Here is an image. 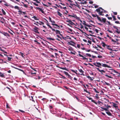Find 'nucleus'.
<instances>
[{
  "label": "nucleus",
  "instance_id": "obj_45",
  "mask_svg": "<svg viewBox=\"0 0 120 120\" xmlns=\"http://www.w3.org/2000/svg\"><path fill=\"white\" fill-rule=\"evenodd\" d=\"M86 55L87 56L90 57H91V54L89 53H87L86 54Z\"/></svg>",
  "mask_w": 120,
  "mask_h": 120
},
{
  "label": "nucleus",
  "instance_id": "obj_24",
  "mask_svg": "<svg viewBox=\"0 0 120 120\" xmlns=\"http://www.w3.org/2000/svg\"><path fill=\"white\" fill-rule=\"evenodd\" d=\"M47 39L49 40H50L54 41L55 40V39H54L52 38H50L47 37Z\"/></svg>",
  "mask_w": 120,
  "mask_h": 120
},
{
  "label": "nucleus",
  "instance_id": "obj_55",
  "mask_svg": "<svg viewBox=\"0 0 120 120\" xmlns=\"http://www.w3.org/2000/svg\"><path fill=\"white\" fill-rule=\"evenodd\" d=\"M115 23L117 24H120V22H119V21H115Z\"/></svg>",
  "mask_w": 120,
  "mask_h": 120
},
{
  "label": "nucleus",
  "instance_id": "obj_33",
  "mask_svg": "<svg viewBox=\"0 0 120 120\" xmlns=\"http://www.w3.org/2000/svg\"><path fill=\"white\" fill-rule=\"evenodd\" d=\"M55 31H56V34H60V31L58 30H55Z\"/></svg>",
  "mask_w": 120,
  "mask_h": 120
},
{
  "label": "nucleus",
  "instance_id": "obj_40",
  "mask_svg": "<svg viewBox=\"0 0 120 120\" xmlns=\"http://www.w3.org/2000/svg\"><path fill=\"white\" fill-rule=\"evenodd\" d=\"M39 22L40 23V24H39L40 25H43L44 24V23L40 21Z\"/></svg>",
  "mask_w": 120,
  "mask_h": 120
},
{
  "label": "nucleus",
  "instance_id": "obj_6",
  "mask_svg": "<svg viewBox=\"0 0 120 120\" xmlns=\"http://www.w3.org/2000/svg\"><path fill=\"white\" fill-rule=\"evenodd\" d=\"M6 74L4 73H2L0 72V77L4 78H6Z\"/></svg>",
  "mask_w": 120,
  "mask_h": 120
},
{
  "label": "nucleus",
  "instance_id": "obj_42",
  "mask_svg": "<svg viewBox=\"0 0 120 120\" xmlns=\"http://www.w3.org/2000/svg\"><path fill=\"white\" fill-rule=\"evenodd\" d=\"M99 72L102 73H101L102 74V72H103V73H105V71H104L103 70H100L99 71Z\"/></svg>",
  "mask_w": 120,
  "mask_h": 120
},
{
  "label": "nucleus",
  "instance_id": "obj_8",
  "mask_svg": "<svg viewBox=\"0 0 120 120\" xmlns=\"http://www.w3.org/2000/svg\"><path fill=\"white\" fill-rule=\"evenodd\" d=\"M98 20L101 22H103L104 23H105L106 21V19L105 18H103L101 19L100 18V20Z\"/></svg>",
  "mask_w": 120,
  "mask_h": 120
},
{
  "label": "nucleus",
  "instance_id": "obj_52",
  "mask_svg": "<svg viewBox=\"0 0 120 120\" xmlns=\"http://www.w3.org/2000/svg\"><path fill=\"white\" fill-rule=\"evenodd\" d=\"M111 70H113L114 71L113 72H115V73H118V72H117V71H116V70H114L113 69Z\"/></svg>",
  "mask_w": 120,
  "mask_h": 120
},
{
  "label": "nucleus",
  "instance_id": "obj_3",
  "mask_svg": "<svg viewBox=\"0 0 120 120\" xmlns=\"http://www.w3.org/2000/svg\"><path fill=\"white\" fill-rule=\"evenodd\" d=\"M78 52H79V56L80 57H82V59L84 60H86V61H88V58H86L85 57H84L83 56H82L81 55L80 53H81V52L79 51Z\"/></svg>",
  "mask_w": 120,
  "mask_h": 120
},
{
  "label": "nucleus",
  "instance_id": "obj_41",
  "mask_svg": "<svg viewBox=\"0 0 120 120\" xmlns=\"http://www.w3.org/2000/svg\"><path fill=\"white\" fill-rule=\"evenodd\" d=\"M76 3V4H75V5H74L75 6L78 7L79 8V6L80 5L79 4H78Z\"/></svg>",
  "mask_w": 120,
  "mask_h": 120
},
{
  "label": "nucleus",
  "instance_id": "obj_20",
  "mask_svg": "<svg viewBox=\"0 0 120 120\" xmlns=\"http://www.w3.org/2000/svg\"><path fill=\"white\" fill-rule=\"evenodd\" d=\"M52 24L53 26H57V28L58 29H59L60 27V26H59L57 25V24H56L52 23Z\"/></svg>",
  "mask_w": 120,
  "mask_h": 120
},
{
  "label": "nucleus",
  "instance_id": "obj_15",
  "mask_svg": "<svg viewBox=\"0 0 120 120\" xmlns=\"http://www.w3.org/2000/svg\"><path fill=\"white\" fill-rule=\"evenodd\" d=\"M106 46V48L108 49L109 50L111 51H112V49L110 48L111 47L110 46L108 45H107Z\"/></svg>",
  "mask_w": 120,
  "mask_h": 120
},
{
  "label": "nucleus",
  "instance_id": "obj_14",
  "mask_svg": "<svg viewBox=\"0 0 120 120\" xmlns=\"http://www.w3.org/2000/svg\"><path fill=\"white\" fill-rule=\"evenodd\" d=\"M79 71L81 73V74H80V75H83V76H84V75L83 74V73L84 72V71L81 69H79Z\"/></svg>",
  "mask_w": 120,
  "mask_h": 120
},
{
  "label": "nucleus",
  "instance_id": "obj_27",
  "mask_svg": "<svg viewBox=\"0 0 120 120\" xmlns=\"http://www.w3.org/2000/svg\"><path fill=\"white\" fill-rule=\"evenodd\" d=\"M71 71L72 72L75 73L76 74H77V75L78 74L76 72L77 71V70H74L72 69V70H71Z\"/></svg>",
  "mask_w": 120,
  "mask_h": 120
},
{
  "label": "nucleus",
  "instance_id": "obj_53",
  "mask_svg": "<svg viewBox=\"0 0 120 120\" xmlns=\"http://www.w3.org/2000/svg\"><path fill=\"white\" fill-rule=\"evenodd\" d=\"M31 68L33 70H34L36 72L37 71L35 70V68H33L32 67H31Z\"/></svg>",
  "mask_w": 120,
  "mask_h": 120
},
{
  "label": "nucleus",
  "instance_id": "obj_64",
  "mask_svg": "<svg viewBox=\"0 0 120 120\" xmlns=\"http://www.w3.org/2000/svg\"><path fill=\"white\" fill-rule=\"evenodd\" d=\"M113 14L115 15H117V13L116 12H113Z\"/></svg>",
  "mask_w": 120,
  "mask_h": 120
},
{
  "label": "nucleus",
  "instance_id": "obj_9",
  "mask_svg": "<svg viewBox=\"0 0 120 120\" xmlns=\"http://www.w3.org/2000/svg\"><path fill=\"white\" fill-rule=\"evenodd\" d=\"M92 16L94 17H97V18L98 20H100V18L97 14L94 15V14H92Z\"/></svg>",
  "mask_w": 120,
  "mask_h": 120
},
{
  "label": "nucleus",
  "instance_id": "obj_1",
  "mask_svg": "<svg viewBox=\"0 0 120 120\" xmlns=\"http://www.w3.org/2000/svg\"><path fill=\"white\" fill-rule=\"evenodd\" d=\"M96 11L98 12L99 15H104V14L103 13H105L106 11L102 9V8L99 7V8L96 9Z\"/></svg>",
  "mask_w": 120,
  "mask_h": 120
},
{
  "label": "nucleus",
  "instance_id": "obj_29",
  "mask_svg": "<svg viewBox=\"0 0 120 120\" xmlns=\"http://www.w3.org/2000/svg\"><path fill=\"white\" fill-rule=\"evenodd\" d=\"M102 46L103 47H105V46H106L107 45L106 44H105V43L104 42H102Z\"/></svg>",
  "mask_w": 120,
  "mask_h": 120
},
{
  "label": "nucleus",
  "instance_id": "obj_16",
  "mask_svg": "<svg viewBox=\"0 0 120 120\" xmlns=\"http://www.w3.org/2000/svg\"><path fill=\"white\" fill-rule=\"evenodd\" d=\"M36 8L38 10H39L41 12L43 13H44V11L42 10L41 8H39V7H36Z\"/></svg>",
  "mask_w": 120,
  "mask_h": 120
},
{
  "label": "nucleus",
  "instance_id": "obj_63",
  "mask_svg": "<svg viewBox=\"0 0 120 120\" xmlns=\"http://www.w3.org/2000/svg\"><path fill=\"white\" fill-rule=\"evenodd\" d=\"M18 69L20 71H22V72H23L24 73V71L23 70H22V69Z\"/></svg>",
  "mask_w": 120,
  "mask_h": 120
},
{
  "label": "nucleus",
  "instance_id": "obj_36",
  "mask_svg": "<svg viewBox=\"0 0 120 120\" xmlns=\"http://www.w3.org/2000/svg\"><path fill=\"white\" fill-rule=\"evenodd\" d=\"M104 83L105 84H106L108 86H109L110 85V84L109 83H107L105 81H104Z\"/></svg>",
  "mask_w": 120,
  "mask_h": 120
},
{
  "label": "nucleus",
  "instance_id": "obj_60",
  "mask_svg": "<svg viewBox=\"0 0 120 120\" xmlns=\"http://www.w3.org/2000/svg\"><path fill=\"white\" fill-rule=\"evenodd\" d=\"M97 45L98 47L99 48H100L101 49H102V48L101 47V46L99 45H98L97 44Z\"/></svg>",
  "mask_w": 120,
  "mask_h": 120
},
{
  "label": "nucleus",
  "instance_id": "obj_13",
  "mask_svg": "<svg viewBox=\"0 0 120 120\" xmlns=\"http://www.w3.org/2000/svg\"><path fill=\"white\" fill-rule=\"evenodd\" d=\"M66 21L67 22H69V24H70L71 25H73L75 24L73 22H72L71 20H68Z\"/></svg>",
  "mask_w": 120,
  "mask_h": 120
},
{
  "label": "nucleus",
  "instance_id": "obj_49",
  "mask_svg": "<svg viewBox=\"0 0 120 120\" xmlns=\"http://www.w3.org/2000/svg\"><path fill=\"white\" fill-rule=\"evenodd\" d=\"M23 6L25 8H27L28 7L27 6V5H26V4H23Z\"/></svg>",
  "mask_w": 120,
  "mask_h": 120
},
{
  "label": "nucleus",
  "instance_id": "obj_51",
  "mask_svg": "<svg viewBox=\"0 0 120 120\" xmlns=\"http://www.w3.org/2000/svg\"><path fill=\"white\" fill-rule=\"evenodd\" d=\"M87 2L86 1H85L84 2L81 3V4H87Z\"/></svg>",
  "mask_w": 120,
  "mask_h": 120
},
{
  "label": "nucleus",
  "instance_id": "obj_7",
  "mask_svg": "<svg viewBox=\"0 0 120 120\" xmlns=\"http://www.w3.org/2000/svg\"><path fill=\"white\" fill-rule=\"evenodd\" d=\"M45 19L47 22V23L46 24L47 25V26H48L49 27L50 29H51L52 31H55V30L54 29H53V28H52V27L49 25L48 24L49 23H48V21L46 19Z\"/></svg>",
  "mask_w": 120,
  "mask_h": 120
},
{
  "label": "nucleus",
  "instance_id": "obj_21",
  "mask_svg": "<svg viewBox=\"0 0 120 120\" xmlns=\"http://www.w3.org/2000/svg\"><path fill=\"white\" fill-rule=\"evenodd\" d=\"M100 107L101 109H103V110H102V111H103V110L107 111L108 110V109H107L106 108H104L103 107Z\"/></svg>",
  "mask_w": 120,
  "mask_h": 120
},
{
  "label": "nucleus",
  "instance_id": "obj_35",
  "mask_svg": "<svg viewBox=\"0 0 120 120\" xmlns=\"http://www.w3.org/2000/svg\"><path fill=\"white\" fill-rule=\"evenodd\" d=\"M8 61H11V59H12V58L11 57H8Z\"/></svg>",
  "mask_w": 120,
  "mask_h": 120
},
{
  "label": "nucleus",
  "instance_id": "obj_17",
  "mask_svg": "<svg viewBox=\"0 0 120 120\" xmlns=\"http://www.w3.org/2000/svg\"><path fill=\"white\" fill-rule=\"evenodd\" d=\"M112 103L113 104V107L116 109H117L118 108V107L116 105H117V104L114 103Z\"/></svg>",
  "mask_w": 120,
  "mask_h": 120
},
{
  "label": "nucleus",
  "instance_id": "obj_56",
  "mask_svg": "<svg viewBox=\"0 0 120 120\" xmlns=\"http://www.w3.org/2000/svg\"><path fill=\"white\" fill-rule=\"evenodd\" d=\"M98 57L99 58H102V56H101V55H100V56H98Z\"/></svg>",
  "mask_w": 120,
  "mask_h": 120
},
{
  "label": "nucleus",
  "instance_id": "obj_43",
  "mask_svg": "<svg viewBox=\"0 0 120 120\" xmlns=\"http://www.w3.org/2000/svg\"><path fill=\"white\" fill-rule=\"evenodd\" d=\"M18 12H22L23 14H26V12H22V11H20V10L18 11Z\"/></svg>",
  "mask_w": 120,
  "mask_h": 120
},
{
  "label": "nucleus",
  "instance_id": "obj_10",
  "mask_svg": "<svg viewBox=\"0 0 120 120\" xmlns=\"http://www.w3.org/2000/svg\"><path fill=\"white\" fill-rule=\"evenodd\" d=\"M88 98L89 100H91V101L92 102L94 103L96 105L97 104V103L94 100H93L90 97H88Z\"/></svg>",
  "mask_w": 120,
  "mask_h": 120
},
{
  "label": "nucleus",
  "instance_id": "obj_32",
  "mask_svg": "<svg viewBox=\"0 0 120 120\" xmlns=\"http://www.w3.org/2000/svg\"><path fill=\"white\" fill-rule=\"evenodd\" d=\"M105 76L106 77H108L109 78H111V79H112L113 78V77H111V76H109L108 75H105Z\"/></svg>",
  "mask_w": 120,
  "mask_h": 120
},
{
  "label": "nucleus",
  "instance_id": "obj_28",
  "mask_svg": "<svg viewBox=\"0 0 120 120\" xmlns=\"http://www.w3.org/2000/svg\"><path fill=\"white\" fill-rule=\"evenodd\" d=\"M30 74H35L36 75V72H34V71L32 70H31Z\"/></svg>",
  "mask_w": 120,
  "mask_h": 120
},
{
  "label": "nucleus",
  "instance_id": "obj_26",
  "mask_svg": "<svg viewBox=\"0 0 120 120\" xmlns=\"http://www.w3.org/2000/svg\"><path fill=\"white\" fill-rule=\"evenodd\" d=\"M116 41L114 40H113L112 39H111V41H112L113 42H116L117 41H119L118 39H116Z\"/></svg>",
  "mask_w": 120,
  "mask_h": 120
},
{
  "label": "nucleus",
  "instance_id": "obj_12",
  "mask_svg": "<svg viewBox=\"0 0 120 120\" xmlns=\"http://www.w3.org/2000/svg\"><path fill=\"white\" fill-rule=\"evenodd\" d=\"M102 65V66L103 67H107L109 68H111V67L110 66L107 65L106 64H102V65Z\"/></svg>",
  "mask_w": 120,
  "mask_h": 120
},
{
  "label": "nucleus",
  "instance_id": "obj_57",
  "mask_svg": "<svg viewBox=\"0 0 120 120\" xmlns=\"http://www.w3.org/2000/svg\"><path fill=\"white\" fill-rule=\"evenodd\" d=\"M88 42L91 45V41L88 40Z\"/></svg>",
  "mask_w": 120,
  "mask_h": 120
},
{
  "label": "nucleus",
  "instance_id": "obj_39",
  "mask_svg": "<svg viewBox=\"0 0 120 120\" xmlns=\"http://www.w3.org/2000/svg\"><path fill=\"white\" fill-rule=\"evenodd\" d=\"M32 3L34 5H35L36 6H38V4H36V3L34 2H32Z\"/></svg>",
  "mask_w": 120,
  "mask_h": 120
},
{
  "label": "nucleus",
  "instance_id": "obj_23",
  "mask_svg": "<svg viewBox=\"0 0 120 120\" xmlns=\"http://www.w3.org/2000/svg\"><path fill=\"white\" fill-rule=\"evenodd\" d=\"M57 13H58V15L60 17H61L62 16V15L61 13L59 11H57Z\"/></svg>",
  "mask_w": 120,
  "mask_h": 120
},
{
  "label": "nucleus",
  "instance_id": "obj_11",
  "mask_svg": "<svg viewBox=\"0 0 120 120\" xmlns=\"http://www.w3.org/2000/svg\"><path fill=\"white\" fill-rule=\"evenodd\" d=\"M113 28L116 30V32L118 34H119L120 32L119 31V30L117 28V27L115 26H113Z\"/></svg>",
  "mask_w": 120,
  "mask_h": 120
},
{
  "label": "nucleus",
  "instance_id": "obj_59",
  "mask_svg": "<svg viewBox=\"0 0 120 120\" xmlns=\"http://www.w3.org/2000/svg\"><path fill=\"white\" fill-rule=\"evenodd\" d=\"M95 31L97 33L98 32V30L97 29H95Z\"/></svg>",
  "mask_w": 120,
  "mask_h": 120
},
{
  "label": "nucleus",
  "instance_id": "obj_58",
  "mask_svg": "<svg viewBox=\"0 0 120 120\" xmlns=\"http://www.w3.org/2000/svg\"><path fill=\"white\" fill-rule=\"evenodd\" d=\"M107 107L106 108L107 109L111 107V106L110 105H108V104H107Z\"/></svg>",
  "mask_w": 120,
  "mask_h": 120
},
{
  "label": "nucleus",
  "instance_id": "obj_44",
  "mask_svg": "<svg viewBox=\"0 0 120 120\" xmlns=\"http://www.w3.org/2000/svg\"><path fill=\"white\" fill-rule=\"evenodd\" d=\"M0 64H3V60L0 59Z\"/></svg>",
  "mask_w": 120,
  "mask_h": 120
},
{
  "label": "nucleus",
  "instance_id": "obj_30",
  "mask_svg": "<svg viewBox=\"0 0 120 120\" xmlns=\"http://www.w3.org/2000/svg\"><path fill=\"white\" fill-rule=\"evenodd\" d=\"M2 13H3V14L4 15H5L6 14V13L5 12V11H4V10L2 9Z\"/></svg>",
  "mask_w": 120,
  "mask_h": 120
},
{
  "label": "nucleus",
  "instance_id": "obj_50",
  "mask_svg": "<svg viewBox=\"0 0 120 120\" xmlns=\"http://www.w3.org/2000/svg\"><path fill=\"white\" fill-rule=\"evenodd\" d=\"M4 4L7 7H8L9 6V5H8L7 3L6 2H5V4Z\"/></svg>",
  "mask_w": 120,
  "mask_h": 120
},
{
  "label": "nucleus",
  "instance_id": "obj_38",
  "mask_svg": "<svg viewBox=\"0 0 120 120\" xmlns=\"http://www.w3.org/2000/svg\"><path fill=\"white\" fill-rule=\"evenodd\" d=\"M14 8L15 9H17L18 10H20L19 9V7L17 6H16L14 7Z\"/></svg>",
  "mask_w": 120,
  "mask_h": 120
},
{
  "label": "nucleus",
  "instance_id": "obj_25",
  "mask_svg": "<svg viewBox=\"0 0 120 120\" xmlns=\"http://www.w3.org/2000/svg\"><path fill=\"white\" fill-rule=\"evenodd\" d=\"M106 113L109 115V116H111L112 115V114L109 111L106 112Z\"/></svg>",
  "mask_w": 120,
  "mask_h": 120
},
{
  "label": "nucleus",
  "instance_id": "obj_61",
  "mask_svg": "<svg viewBox=\"0 0 120 120\" xmlns=\"http://www.w3.org/2000/svg\"><path fill=\"white\" fill-rule=\"evenodd\" d=\"M20 53V54H21V56H22V57H24V56L23 55H24V54L22 52H21V53Z\"/></svg>",
  "mask_w": 120,
  "mask_h": 120
},
{
  "label": "nucleus",
  "instance_id": "obj_34",
  "mask_svg": "<svg viewBox=\"0 0 120 120\" xmlns=\"http://www.w3.org/2000/svg\"><path fill=\"white\" fill-rule=\"evenodd\" d=\"M32 18H34L35 20H38V19L37 18L36 16H34L33 17H32Z\"/></svg>",
  "mask_w": 120,
  "mask_h": 120
},
{
  "label": "nucleus",
  "instance_id": "obj_4",
  "mask_svg": "<svg viewBox=\"0 0 120 120\" xmlns=\"http://www.w3.org/2000/svg\"><path fill=\"white\" fill-rule=\"evenodd\" d=\"M64 73L66 75L68 76V77L70 78L71 79H72V77H71L69 74L67 72L64 71Z\"/></svg>",
  "mask_w": 120,
  "mask_h": 120
},
{
  "label": "nucleus",
  "instance_id": "obj_46",
  "mask_svg": "<svg viewBox=\"0 0 120 120\" xmlns=\"http://www.w3.org/2000/svg\"><path fill=\"white\" fill-rule=\"evenodd\" d=\"M93 47L95 49H96L97 50H100L99 49H98L97 47L95 46H93Z\"/></svg>",
  "mask_w": 120,
  "mask_h": 120
},
{
  "label": "nucleus",
  "instance_id": "obj_19",
  "mask_svg": "<svg viewBox=\"0 0 120 120\" xmlns=\"http://www.w3.org/2000/svg\"><path fill=\"white\" fill-rule=\"evenodd\" d=\"M68 15L69 16H71V17H74V18H76V17H77V16H76V15H75L73 14V15H71L69 14Z\"/></svg>",
  "mask_w": 120,
  "mask_h": 120
},
{
  "label": "nucleus",
  "instance_id": "obj_37",
  "mask_svg": "<svg viewBox=\"0 0 120 120\" xmlns=\"http://www.w3.org/2000/svg\"><path fill=\"white\" fill-rule=\"evenodd\" d=\"M93 90H94V91L96 93H99V92L95 88H93Z\"/></svg>",
  "mask_w": 120,
  "mask_h": 120
},
{
  "label": "nucleus",
  "instance_id": "obj_5",
  "mask_svg": "<svg viewBox=\"0 0 120 120\" xmlns=\"http://www.w3.org/2000/svg\"><path fill=\"white\" fill-rule=\"evenodd\" d=\"M38 29H39L37 27H35L33 29L32 31L36 33L39 34V32L38 31Z\"/></svg>",
  "mask_w": 120,
  "mask_h": 120
},
{
  "label": "nucleus",
  "instance_id": "obj_31",
  "mask_svg": "<svg viewBox=\"0 0 120 120\" xmlns=\"http://www.w3.org/2000/svg\"><path fill=\"white\" fill-rule=\"evenodd\" d=\"M34 1H35L36 2L38 3H40V1H41V0H33Z\"/></svg>",
  "mask_w": 120,
  "mask_h": 120
},
{
  "label": "nucleus",
  "instance_id": "obj_2",
  "mask_svg": "<svg viewBox=\"0 0 120 120\" xmlns=\"http://www.w3.org/2000/svg\"><path fill=\"white\" fill-rule=\"evenodd\" d=\"M93 64L95 66L101 68V67H100V66H101L102 65L100 63L98 62H96V63H94Z\"/></svg>",
  "mask_w": 120,
  "mask_h": 120
},
{
  "label": "nucleus",
  "instance_id": "obj_22",
  "mask_svg": "<svg viewBox=\"0 0 120 120\" xmlns=\"http://www.w3.org/2000/svg\"><path fill=\"white\" fill-rule=\"evenodd\" d=\"M60 68L62 70H65L68 71V70L66 68L61 67Z\"/></svg>",
  "mask_w": 120,
  "mask_h": 120
},
{
  "label": "nucleus",
  "instance_id": "obj_54",
  "mask_svg": "<svg viewBox=\"0 0 120 120\" xmlns=\"http://www.w3.org/2000/svg\"><path fill=\"white\" fill-rule=\"evenodd\" d=\"M98 95L97 94H96L95 96V97L97 98V99H98L99 98V97L98 96Z\"/></svg>",
  "mask_w": 120,
  "mask_h": 120
},
{
  "label": "nucleus",
  "instance_id": "obj_47",
  "mask_svg": "<svg viewBox=\"0 0 120 120\" xmlns=\"http://www.w3.org/2000/svg\"><path fill=\"white\" fill-rule=\"evenodd\" d=\"M112 17L113 19L114 20H116V17L114 15L112 16Z\"/></svg>",
  "mask_w": 120,
  "mask_h": 120
},
{
  "label": "nucleus",
  "instance_id": "obj_48",
  "mask_svg": "<svg viewBox=\"0 0 120 120\" xmlns=\"http://www.w3.org/2000/svg\"><path fill=\"white\" fill-rule=\"evenodd\" d=\"M84 91H85V92H86L87 93H88L89 94H90V92H88L87 90H85V89H84Z\"/></svg>",
  "mask_w": 120,
  "mask_h": 120
},
{
  "label": "nucleus",
  "instance_id": "obj_62",
  "mask_svg": "<svg viewBox=\"0 0 120 120\" xmlns=\"http://www.w3.org/2000/svg\"><path fill=\"white\" fill-rule=\"evenodd\" d=\"M68 44L69 45H72L73 46H74V45L73 44H71V43L70 42H68Z\"/></svg>",
  "mask_w": 120,
  "mask_h": 120
},
{
  "label": "nucleus",
  "instance_id": "obj_18",
  "mask_svg": "<svg viewBox=\"0 0 120 120\" xmlns=\"http://www.w3.org/2000/svg\"><path fill=\"white\" fill-rule=\"evenodd\" d=\"M76 28H77L83 34H84L85 35H86L87 34L85 32H84L82 31V30L81 29H80L79 28H77V27H76Z\"/></svg>",
  "mask_w": 120,
  "mask_h": 120
}]
</instances>
